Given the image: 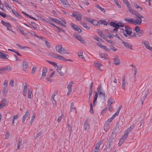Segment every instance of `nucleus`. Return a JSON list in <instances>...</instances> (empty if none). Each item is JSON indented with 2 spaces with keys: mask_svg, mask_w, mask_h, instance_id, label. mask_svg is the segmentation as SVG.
Wrapping results in <instances>:
<instances>
[{
  "mask_svg": "<svg viewBox=\"0 0 152 152\" xmlns=\"http://www.w3.org/2000/svg\"><path fill=\"white\" fill-rule=\"evenodd\" d=\"M28 84L27 83H25V85L24 86L23 91V95L25 96H26V93L27 91Z\"/></svg>",
  "mask_w": 152,
  "mask_h": 152,
  "instance_id": "2eb2a0df",
  "label": "nucleus"
},
{
  "mask_svg": "<svg viewBox=\"0 0 152 152\" xmlns=\"http://www.w3.org/2000/svg\"><path fill=\"white\" fill-rule=\"evenodd\" d=\"M125 79V77L124 76H123L122 77V88L124 90H125V89L126 83Z\"/></svg>",
  "mask_w": 152,
  "mask_h": 152,
  "instance_id": "c756f323",
  "label": "nucleus"
},
{
  "mask_svg": "<svg viewBox=\"0 0 152 152\" xmlns=\"http://www.w3.org/2000/svg\"><path fill=\"white\" fill-rule=\"evenodd\" d=\"M110 127V124L107 123V122H106L104 124V130L105 131L107 130Z\"/></svg>",
  "mask_w": 152,
  "mask_h": 152,
  "instance_id": "4c0bfd02",
  "label": "nucleus"
},
{
  "mask_svg": "<svg viewBox=\"0 0 152 152\" xmlns=\"http://www.w3.org/2000/svg\"><path fill=\"white\" fill-rule=\"evenodd\" d=\"M122 43L124 44V46L127 48L130 49L132 50V46L129 44V43L127 42H125L123 40H121Z\"/></svg>",
  "mask_w": 152,
  "mask_h": 152,
  "instance_id": "a211bd4d",
  "label": "nucleus"
},
{
  "mask_svg": "<svg viewBox=\"0 0 152 152\" xmlns=\"http://www.w3.org/2000/svg\"><path fill=\"white\" fill-rule=\"evenodd\" d=\"M59 53L61 54H64L65 53L69 54V53L67 51L66 49H65L64 48L62 47L60 51H59Z\"/></svg>",
  "mask_w": 152,
  "mask_h": 152,
  "instance_id": "b1692460",
  "label": "nucleus"
},
{
  "mask_svg": "<svg viewBox=\"0 0 152 152\" xmlns=\"http://www.w3.org/2000/svg\"><path fill=\"white\" fill-rule=\"evenodd\" d=\"M110 25L111 26L113 27L119 28V26L118 25V24L114 22H111L110 23Z\"/></svg>",
  "mask_w": 152,
  "mask_h": 152,
  "instance_id": "e433bc0d",
  "label": "nucleus"
},
{
  "mask_svg": "<svg viewBox=\"0 0 152 152\" xmlns=\"http://www.w3.org/2000/svg\"><path fill=\"white\" fill-rule=\"evenodd\" d=\"M75 111V113H76V108L74 106V103L73 102H72L71 104L70 105V112H74Z\"/></svg>",
  "mask_w": 152,
  "mask_h": 152,
  "instance_id": "cd10ccee",
  "label": "nucleus"
},
{
  "mask_svg": "<svg viewBox=\"0 0 152 152\" xmlns=\"http://www.w3.org/2000/svg\"><path fill=\"white\" fill-rule=\"evenodd\" d=\"M73 83V81H71L69 83V84L67 86V87L68 90H72V85Z\"/></svg>",
  "mask_w": 152,
  "mask_h": 152,
  "instance_id": "a19ab883",
  "label": "nucleus"
},
{
  "mask_svg": "<svg viewBox=\"0 0 152 152\" xmlns=\"http://www.w3.org/2000/svg\"><path fill=\"white\" fill-rule=\"evenodd\" d=\"M80 23L82 25L83 27L85 28L87 30H89L90 29V27L87 26L86 23L83 22H81Z\"/></svg>",
  "mask_w": 152,
  "mask_h": 152,
  "instance_id": "473e14b6",
  "label": "nucleus"
},
{
  "mask_svg": "<svg viewBox=\"0 0 152 152\" xmlns=\"http://www.w3.org/2000/svg\"><path fill=\"white\" fill-rule=\"evenodd\" d=\"M98 97V94L96 92H95V95L94 96V101H96Z\"/></svg>",
  "mask_w": 152,
  "mask_h": 152,
  "instance_id": "774afa93",
  "label": "nucleus"
},
{
  "mask_svg": "<svg viewBox=\"0 0 152 152\" xmlns=\"http://www.w3.org/2000/svg\"><path fill=\"white\" fill-rule=\"evenodd\" d=\"M8 92V89L6 87H4L3 88V94L5 96L7 93Z\"/></svg>",
  "mask_w": 152,
  "mask_h": 152,
  "instance_id": "de8ad7c7",
  "label": "nucleus"
},
{
  "mask_svg": "<svg viewBox=\"0 0 152 152\" xmlns=\"http://www.w3.org/2000/svg\"><path fill=\"white\" fill-rule=\"evenodd\" d=\"M123 2L125 3L129 10L131 7V5L127 0H123Z\"/></svg>",
  "mask_w": 152,
  "mask_h": 152,
  "instance_id": "7c9ffc66",
  "label": "nucleus"
},
{
  "mask_svg": "<svg viewBox=\"0 0 152 152\" xmlns=\"http://www.w3.org/2000/svg\"><path fill=\"white\" fill-rule=\"evenodd\" d=\"M6 99H3L1 101V103L0 104V109L3 108L6 105Z\"/></svg>",
  "mask_w": 152,
  "mask_h": 152,
  "instance_id": "2f4dec72",
  "label": "nucleus"
},
{
  "mask_svg": "<svg viewBox=\"0 0 152 152\" xmlns=\"http://www.w3.org/2000/svg\"><path fill=\"white\" fill-rule=\"evenodd\" d=\"M1 23L7 28V30L12 31L10 29L11 28L12 26L10 24L9 22H5L3 20H1Z\"/></svg>",
  "mask_w": 152,
  "mask_h": 152,
  "instance_id": "1a4fd4ad",
  "label": "nucleus"
},
{
  "mask_svg": "<svg viewBox=\"0 0 152 152\" xmlns=\"http://www.w3.org/2000/svg\"><path fill=\"white\" fill-rule=\"evenodd\" d=\"M35 116H36V113H33V114L32 115V117L31 118V121H30V123L31 124V125L32 124V123L33 122L34 120V118H35Z\"/></svg>",
  "mask_w": 152,
  "mask_h": 152,
  "instance_id": "a18cd8bd",
  "label": "nucleus"
},
{
  "mask_svg": "<svg viewBox=\"0 0 152 152\" xmlns=\"http://www.w3.org/2000/svg\"><path fill=\"white\" fill-rule=\"evenodd\" d=\"M17 46L18 48L20 49H23V48H28L26 46H23L19 44H17Z\"/></svg>",
  "mask_w": 152,
  "mask_h": 152,
  "instance_id": "680f3d73",
  "label": "nucleus"
},
{
  "mask_svg": "<svg viewBox=\"0 0 152 152\" xmlns=\"http://www.w3.org/2000/svg\"><path fill=\"white\" fill-rule=\"evenodd\" d=\"M73 16L77 20H80L82 18V15L80 14L72 13Z\"/></svg>",
  "mask_w": 152,
  "mask_h": 152,
  "instance_id": "ddd939ff",
  "label": "nucleus"
},
{
  "mask_svg": "<svg viewBox=\"0 0 152 152\" xmlns=\"http://www.w3.org/2000/svg\"><path fill=\"white\" fill-rule=\"evenodd\" d=\"M4 5L6 7L10 9H12L11 6H10L8 3L6 1L5 2Z\"/></svg>",
  "mask_w": 152,
  "mask_h": 152,
  "instance_id": "69168bd1",
  "label": "nucleus"
},
{
  "mask_svg": "<svg viewBox=\"0 0 152 152\" xmlns=\"http://www.w3.org/2000/svg\"><path fill=\"white\" fill-rule=\"evenodd\" d=\"M148 90H147L145 92V93L144 94V95H143V93L142 94V103L144 102L145 100V98L147 96V95L148 93Z\"/></svg>",
  "mask_w": 152,
  "mask_h": 152,
  "instance_id": "393cba45",
  "label": "nucleus"
},
{
  "mask_svg": "<svg viewBox=\"0 0 152 152\" xmlns=\"http://www.w3.org/2000/svg\"><path fill=\"white\" fill-rule=\"evenodd\" d=\"M93 85V83L92 82L90 86L89 92H92Z\"/></svg>",
  "mask_w": 152,
  "mask_h": 152,
  "instance_id": "13d9d810",
  "label": "nucleus"
},
{
  "mask_svg": "<svg viewBox=\"0 0 152 152\" xmlns=\"http://www.w3.org/2000/svg\"><path fill=\"white\" fill-rule=\"evenodd\" d=\"M94 66L97 69H100V67L102 66V64L98 61H95L94 62Z\"/></svg>",
  "mask_w": 152,
  "mask_h": 152,
  "instance_id": "aec40b11",
  "label": "nucleus"
},
{
  "mask_svg": "<svg viewBox=\"0 0 152 152\" xmlns=\"http://www.w3.org/2000/svg\"><path fill=\"white\" fill-rule=\"evenodd\" d=\"M55 27H56V28L59 30V32H60L61 31L63 32H64L65 31L64 29L56 26Z\"/></svg>",
  "mask_w": 152,
  "mask_h": 152,
  "instance_id": "052dcab7",
  "label": "nucleus"
},
{
  "mask_svg": "<svg viewBox=\"0 0 152 152\" xmlns=\"http://www.w3.org/2000/svg\"><path fill=\"white\" fill-rule=\"evenodd\" d=\"M99 96L101 99H104L105 97V91L102 89L101 86H99L97 89Z\"/></svg>",
  "mask_w": 152,
  "mask_h": 152,
  "instance_id": "f257e3e1",
  "label": "nucleus"
},
{
  "mask_svg": "<svg viewBox=\"0 0 152 152\" xmlns=\"http://www.w3.org/2000/svg\"><path fill=\"white\" fill-rule=\"evenodd\" d=\"M22 142V140L21 138H19L18 139V143L17 145V148L18 149H19L20 147V145Z\"/></svg>",
  "mask_w": 152,
  "mask_h": 152,
  "instance_id": "37998d69",
  "label": "nucleus"
},
{
  "mask_svg": "<svg viewBox=\"0 0 152 152\" xmlns=\"http://www.w3.org/2000/svg\"><path fill=\"white\" fill-rule=\"evenodd\" d=\"M134 127V124L132 125L129 127L125 132V133H127L128 134L129 133L131 132L133 130Z\"/></svg>",
  "mask_w": 152,
  "mask_h": 152,
  "instance_id": "a878e982",
  "label": "nucleus"
},
{
  "mask_svg": "<svg viewBox=\"0 0 152 152\" xmlns=\"http://www.w3.org/2000/svg\"><path fill=\"white\" fill-rule=\"evenodd\" d=\"M96 7L100 10L102 11L103 12H104L105 11L104 9L102 8L100 6H99L98 4H95Z\"/></svg>",
  "mask_w": 152,
  "mask_h": 152,
  "instance_id": "603ef678",
  "label": "nucleus"
},
{
  "mask_svg": "<svg viewBox=\"0 0 152 152\" xmlns=\"http://www.w3.org/2000/svg\"><path fill=\"white\" fill-rule=\"evenodd\" d=\"M9 57L8 55L0 52V58L2 59H7Z\"/></svg>",
  "mask_w": 152,
  "mask_h": 152,
  "instance_id": "4be33fe9",
  "label": "nucleus"
},
{
  "mask_svg": "<svg viewBox=\"0 0 152 152\" xmlns=\"http://www.w3.org/2000/svg\"><path fill=\"white\" fill-rule=\"evenodd\" d=\"M137 34L139 36H141L143 35V31L142 30L139 28V26H136L134 28Z\"/></svg>",
  "mask_w": 152,
  "mask_h": 152,
  "instance_id": "9b49d317",
  "label": "nucleus"
},
{
  "mask_svg": "<svg viewBox=\"0 0 152 152\" xmlns=\"http://www.w3.org/2000/svg\"><path fill=\"white\" fill-rule=\"evenodd\" d=\"M94 39L99 42L102 43V40L100 38H99L97 36H95L94 37Z\"/></svg>",
  "mask_w": 152,
  "mask_h": 152,
  "instance_id": "6e6d98bb",
  "label": "nucleus"
},
{
  "mask_svg": "<svg viewBox=\"0 0 152 152\" xmlns=\"http://www.w3.org/2000/svg\"><path fill=\"white\" fill-rule=\"evenodd\" d=\"M51 18H53L50 17H49L48 19H47V20L46 21V22L55 27L56 26L52 23L54 21L51 19Z\"/></svg>",
  "mask_w": 152,
  "mask_h": 152,
  "instance_id": "5701e85b",
  "label": "nucleus"
},
{
  "mask_svg": "<svg viewBox=\"0 0 152 152\" xmlns=\"http://www.w3.org/2000/svg\"><path fill=\"white\" fill-rule=\"evenodd\" d=\"M113 62L116 65H118L120 64V60L119 57L117 56H115L113 58Z\"/></svg>",
  "mask_w": 152,
  "mask_h": 152,
  "instance_id": "f3484780",
  "label": "nucleus"
},
{
  "mask_svg": "<svg viewBox=\"0 0 152 152\" xmlns=\"http://www.w3.org/2000/svg\"><path fill=\"white\" fill-rule=\"evenodd\" d=\"M124 20L125 21L128 23L134 24L135 25H137L136 19L131 18H126L124 19Z\"/></svg>",
  "mask_w": 152,
  "mask_h": 152,
  "instance_id": "39448f33",
  "label": "nucleus"
},
{
  "mask_svg": "<svg viewBox=\"0 0 152 152\" xmlns=\"http://www.w3.org/2000/svg\"><path fill=\"white\" fill-rule=\"evenodd\" d=\"M83 52L82 51L79 52L78 53V56L80 58H83Z\"/></svg>",
  "mask_w": 152,
  "mask_h": 152,
  "instance_id": "e2e57ef3",
  "label": "nucleus"
},
{
  "mask_svg": "<svg viewBox=\"0 0 152 152\" xmlns=\"http://www.w3.org/2000/svg\"><path fill=\"white\" fill-rule=\"evenodd\" d=\"M84 19L86 21H87L88 22L90 23H91L92 20L93 19L90 18H89L87 17H85L84 18Z\"/></svg>",
  "mask_w": 152,
  "mask_h": 152,
  "instance_id": "8fccbe9b",
  "label": "nucleus"
},
{
  "mask_svg": "<svg viewBox=\"0 0 152 152\" xmlns=\"http://www.w3.org/2000/svg\"><path fill=\"white\" fill-rule=\"evenodd\" d=\"M28 62L26 60H24L23 61V70L24 71H25L27 69L28 67Z\"/></svg>",
  "mask_w": 152,
  "mask_h": 152,
  "instance_id": "4468645a",
  "label": "nucleus"
},
{
  "mask_svg": "<svg viewBox=\"0 0 152 152\" xmlns=\"http://www.w3.org/2000/svg\"><path fill=\"white\" fill-rule=\"evenodd\" d=\"M62 47V45H57L56 47V51L59 53V51H60V50H61Z\"/></svg>",
  "mask_w": 152,
  "mask_h": 152,
  "instance_id": "ea45409f",
  "label": "nucleus"
},
{
  "mask_svg": "<svg viewBox=\"0 0 152 152\" xmlns=\"http://www.w3.org/2000/svg\"><path fill=\"white\" fill-rule=\"evenodd\" d=\"M114 2L117 5V6L119 8H121V6L119 4L118 0H114Z\"/></svg>",
  "mask_w": 152,
  "mask_h": 152,
  "instance_id": "bf43d9fd",
  "label": "nucleus"
},
{
  "mask_svg": "<svg viewBox=\"0 0 152 152\" xmlns=\"http://www.w3.org/2000/svg\"><path fill=\"white\" fill-rule=\"evenodd\" d=\"M47 61L49 63L53 65L55 67H56V66H57V64L55 62L51 61Z\"/></svg>",
  "mask_w": 152,
  "mask_h": 152,
  "instance_id": "09e8293b",
  "label": "nucleus"
},
{
  "mask_svg": "<svg viewBox=\"0 0 152 152\" xmlns=\"http://www.w3.org/2000/svg\"><path fill=\"white\" fill-rule=\"evenodd\" d=\"M60 1L65 7H70V4L67 0H60Z\"/></svg>",
  "mask_w": 152,
  "mask_h": 152,
  "instance_id": "412c9836",
  "label": "nucleus"
},
{
  "mask_svg": "<svg viewBox=\"0 0 152 152\" xmlns=\"http://www.w3.org/2000/svg\"><path fill=\"white\" fill-rule=\"evenodd\" d=\"M99 56L101 58H103V59H107V55L106 54L101 53L100 54Z\"/></svg>",
  "mask_w": 152,
  "mask_h": 152,
  "instance_id": "79ce46f5",
  "label": "nucleus"
},
{
  "mask_svg": "<svg viewBox=\"0 0 152 152\" xmlns=\"http://www.w3.org/2000/svg\"><path fill=\"white\" fill-rule=\"evenodd\" d=\"M73 36L76 39L79 40L81 43L83 44L85 43V41L81 37L80 35L75 34L73 35Z\"/></svg>",
  "mask_w": 152,
  "mask_h": 152,
  "instance_id": "6e6552de",
  "label": "nucleus"
},
{
  "mask_svg": "<svg viewBox=\"0 0 152 152\" xmlns=\"http://www.w3.org/2000/svg\"><path fill=\"white\" fill-rule=\"evenodd\" d=\"M103 142V140H101L98 142L96 144L95 148L94 149L93 152H98L99 151V147L100 145L102 144Z\"/></svg>",
  "mask_w": 152,
  "mask_h": 152,
  "instance_id": "0eeeda50",
  "label": "nucleus"
},
{
  "mask_svg": "<svg viewBox=\"0 0 152 152\" xmlns=\"http://www.w3.org/2000/svg\"><path fill=\"white\" fill-rule=\"evenodd\" d=\"M90 112L91 113H94V111L93 110L92 104L91 102V103L90 104Z\"/></svg>",
  "mask_w": 152,
  "mask_h": 152,
  "instance_id": "0e129e2a",
  "label": "nucleus"
},
{
  "mask_svg": "<svg viewBox=\"0 0 152 152\" xmlns=\"http://www.w3.org/2000/svg\"><path fill=\"white\" fill-rule=\"evenodd\" d=\"M129 11L131 12L132 14L136 15L137 17L139 13L136 11L133 10L132 8H130L128 10Z\"/></svg>",
  "mask_w": 152,
  "mask_h": 152,
  "instance_id": "bb28decb",
  "label": "nucleus"
},
{
  "mask_svg": "<svg viewBox=\"0 0 152 152\" xmlns=\"http://www.w3.org/2000/svg\"><path fill=\"white\" fill-rule=\"evenodd\" d=\"M115 130V129H114L110 135V138L112 139H114L116 137V132Z\"/></svg>",
  "mask_w": 152,
  "mask_h": 152,
  "instance_id": "c85d7f7f",
  "label": "nucleus"
},
{
  "mask_svg": "<svg viewBox=\"0 0 152 152\" xmlns=\"http://www.w3.org/2000/svg\"><path fill=\"white\" fill-rule=\"evenodd\" d=\"M71 25L75 30L77 31L78 32L80 33L82 31L81 29H80L77 25L71 23Z\"/></svg>",
  "mask_w": 152,
  "mask_h": 152,
  "instance_id": "dca6fc26",
  "label": "nucleus"
},
{
  "mask_svg": "<svg viewBox=\"0 0 152 152\" xmlns=\"http://www.w3.org/2000/svg\"><path fill=\"white\" fill-rule=\"evenodd\" d=\"M99 23V21H97L96 20L92 19L91 23L94 26H97Z\"/></svg>",
  "mask_w": 152,
  "mask_h": 152,
  "instance_id": "58836bf2",
  "label": "nucleus"
},
{
  "mask_svg": "<svg viewBox=\"0 0 152 152\" xmlns=\"http://www.w3.org/2000/svg\"><path fill=\"white\" fill-rule=\"evenodd\" d=\"M137 17V18L136 19L137 24V25H140L141 24L142 22L141 18H144V17L139 14Z\"/></svg>",
  "mask_w": 152,
  "mask_h": 152,
  "instance_id": "f8f14e48",
  "label": "nucleus"
},
{
  "mask_svg": "<svg viewBox=\"0 0 152 152\" xmlns=\"http://www.w3.org/2000/svg\"><path fill=\"white\" fill-rule=\"evenodd\" d=\"M12 12L15 15V16L18 18H21V16L19 15L15 10H12Z\"/></svg>",
  "mask_w": 152,
  "mask_h": 152,
  "instance_id": "72a5a7b5",
  "label": "nucleus"
},
{
  "mask_svg": "<svg viewBox=\"0 0 152 152\" xmlns=\"http://www.w3.org/2000/svg\"><path fill=\"white\" fill-rule=\"evenodd\" d=\"M28 98L29 99H31V94H32V92L30 89H28Z\"/></svg>",
  "mask_w": 152,
  "mask_h": 152,
  "instance_id": "49530a36",
  "label": "nucleus"
},
{
  "mask_svg": "<svg viewBox=\"0 0 152 152\" xmlns=\"http://www.w3.org/2000/svg\"><path fill=\"white\" fill-rule=\"evenodd\" d=\"M101 32V34H99V35L101 37H102L104 39H105V40L107 38L106 36L102 32Z\"/></svg>",
  "mask_w": 152,
  "mask_h": 152,
  "instance_id": "338daca9",
  "label": "nucleus"
},
{
  "mask_svg": "<svg viewBox=\"0 0 152 152\" xmlns=\"http://www.w3.org/2000/svg\"><path fill=\"white\" fill-rule=\"evenodd\" d=\"M142 44H144L145 48L151 51L152 50V48L150 46L149 42L148 41L143 40L142 42Z\"/></svg>",
  "mask_w": 152,
  "mask_h": 152,
  "instance_id": "9d476101",
  "label": "nucleus"
},
{
  "mask_svg": "<svg viewBox=\"0 0 152 152\" xmlns=\"http://www.w3.org/2000/svg\"><path fill=\"white\" fill-rule=\"evenodd\" d=\"M99 23H100L104 25L107 26V22L105 20H99Z\"/></svg>",
  "mask_w": 152,
  "mask_h": 152,
  "instance_id": "3c124183",
  "label": "nucleus"
},
{
  "mask_svg": "<svg viewBox=\"0 0 152 152\" xmlns=\"http://www.w3.org/2000/svg\"><path fill=\"white\" fill-rule=\"evenodd\" d=\"M18 118V116L17 115H14L12 118V124L13 125H14L15 120V119H17Z\"/></svg>",
  "mask_w": 152,
  "mask_h": 152,
  "instance_id": "c03bdc74",
  "label": "nucleus"
},
{
  "mask_svg": "<svg viewBox=\"0 0 152 152\" xmlns=\"http://www.w3.org/2000/svg\"><path fill=\"white\" fill-rule=\"evenodd\" d=\"M42 72V76L44 77L46 75V72H47L46 69V68H43Z\"/></svg>",
  "mask_w": 152,
  "mask_h": 152,
  "instance_id": "5fc2aeb1",
  "label": "nucleus"
},
{
  "mask_svg": "<svg viewBox=\"0 0 152 152\" xmlns=\"http://www.w3.org/2000/svg\"><path fill=\"white\" fill-rule=\"evenodd\" d=\"M28 33L31 34L33 36H34L35 37H36L38 38H39V37L33 31H31L30 32H29Z\"/></svg>",
  "mask_w": 152,
  "mask_h": 152,
  "instance_id": "864d4df0",
  "label": "nucleus"
},
{
  "mask_svg": "<svg viewBox=\"0 0 152 152\" xmlns=\"http://www.w3.org/2000/svg\"><path fill=\"white\" fill-rule=\"evenodd\" d=\"M30 112V110L29 109L27 110L25 114L23 115L22 118V122L24 123L26 118L28 116L29 114V112Z\"/></svg>",
  "mask_w": 152,
  "mask_h": 152,
  "instance_id": "6ab92c4d",
  "label": "nucleus"
},
{
  "mask_svg": "<svg viewBox=\"0 0 152 152\" xmlns=\"http://www.w3.org/2000/svg\"><path fill=\"white\" fill-rule=\"evenodd\" d=\"M88 125L89 124L88 121L87 120H86L84 122V128L85 130H86L87 129V128L88 126Z\"/></svg>",
  "mask_w": 152,
  "mask_h": 152,
  "instance_id": "f704fd0d",
  "label": "nucleus"
},
{
  "mask_svg": "<svg viewBox=\"0 0 152 152\" xmlns=\"http://www.w3.org/2000/svg\"><path fill=\"white\" fill-rule=\"evenodd\" d=\"M128 134L127 133H124V134L120 138L118 144L120 146L128 137Z\"/></svg>",
  "mask_w": 152,
  "mask_h": 152,
  "instance_id": "423d86ee",
  "label": "nucleus"
},
{
  "mask_svg": "<svg viewBox=\"0 0 152 152\" xmlns=\"http://www.w3.org/2000/svg\"><path fill=\"white\" fill-rule=\"evenodd\" d=\"M114 102V100L112 98L110 97L108 99L107 101V105L108 106H110Z\"/></svg>",
  "mask_w": 152,
  "mask_h": 152,
  "instance_id": "c9c22d12",
  "label": "nucleus"
},
{
  "mask_svg": "<svg viewBox=\"0 0 152 152\" xmlns=\"http://www.w3.org/2000/svg\"><path fill=\"white\" fill-rule=\"evenodd\" d=\"M51 19L54 21V22L57 23L60 25L64 27H66V22L65 19L62 18L61 19V20L56 18H51Z\"/></svg>",
  "mask_w": 152,
  "mask_h": 152,
  "instance_id": "7ed1b4c3",
  "label": "nucleus"
},
{
  "mask_svg": "<svg viewBox=\"0 0 152 152\" xmlns=\"http://www.w3.org/2000/svg\"><path fill=\"white\" fill-rule=\"evenodd\" d=\"M51 100L53 104V106L54 107H56L57 104V103L56 102V101L54 99H51Z\"/></svg>",
  "mask_w": 152,
  "mask_h": 152,
  "instance_id": "4d7b16f0",
  "label": "nucleus"
},
{
  "mask_svg": "<svg viewBox=\"0 0 152 152\" xmlns=\"http://www.w3.org/2000/svg\"><path fill=\"white\" fill-rule=\"evenodd\" d=\"M52 57L54 58H58L64 61H72L71 59H68L65 58L63 56L56 53H53L52 55Z\"/></svg>",
  "mask_w": 152,
  "mask_h": 152,
  "instance_id": "20e7f679",
  "label": "nucleus"
},
{
  "mask_svg": "<svg viewBox=\"0 0 152 152\" xmlns=\"http://www.w3.org/2000/svg\"><path fill=\"white\" fill-rule=\"evenodd\" d=\"M125 28L126 34L124 33V36L126 37L128 39L132 37L130 36V35L132 32V29L131 28L127 26H125Z\"/></svg>",
  "mask_w": 152,
  "mask_h": 152,
  "instance_id": "f03ea898",
  "label": "nucleus"
}]
</instances>
